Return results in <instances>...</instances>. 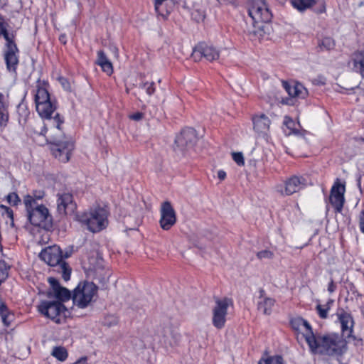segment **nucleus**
I'll list each match as a JSON object with an SVG mask.
<instances>
[{"label": "nucleus", "mask_w": 364, "mask_h": 364, "mask_svg": "<svg viewBox=\"0 0 364 364\" xmlns=\"http://www.w3.org/2000/svg\"><path fill=\"white\" fill-rule=\"evenodd\" d=\"M34 101L38 114L46 120L41 134L50 139L53 155L61 162H68L74 149V144L70 140L59 139L62 136L60 126L63 123V119L58 113L52 118L51 116L57 107L55 100L51 99L46 84L38 82L34 93Z\"/></svg>", "instance_id": "1"}, {"label": "nucleus", "mask_w": 364, "mask_h": 364, "mask_svg": "<svg viewBox=\"0 0 364 364\" xmlns=\"http://www.w3.org/2000/svg\"><path fill=\"white\" fill-rule=\"evenodd\" d=\"M311 352L331 357H341L347 350V342L337 333L311 335L306 338Z\"/></svg>", "instance_id": "2"}, {"label": "nucleus", "mask_w": 364, "mask_h": 364, "mask_svg": "<svg viewBox=\"0 0 364 364\" xmlns=\"http://www.w3.org/2000/svg\"><path fill=\"white\" fill-rule=\"evenodd\" d=\"M10 26L4 16L0 14V38L5 41L4 60L7 70L14 74L16 73L18 65L19 50L15 42L16 31H10Z\"/></svg>", "instance_id": "3"}, {"label": "nucleus", "mask_w": 364, "mask_h": 364, "mask_svg": "<svg viewBox=\"0 0 364 364\" xmlns=\"http://www.w3.org/2000/svg\"><path fill=\"white\" fill-rule=\"evenodd\" d=\"M108 212L102 208H95L89 213L76 214L75 219L92 232H98L106 228L108 225Z\"/></svg>", "instance_id": "4"}, {"label": "nucleus", "mask_w": 364, "mask_h": 364, "mask_svg": "<svg viewBox=\"0 0 364 364\" xmlns=\"http://www.w3.org/2000/svg\"><path fill=\"white\" fill-rule=\"evenodd\" d=\"M38 311L55 323H64L70 316V311L60 301H42L38 306Z\"/></svg>", "instance_id": "5"}, {"label": "nucleus", "mask_w": 364, "mask_h": 364, "mask_svg": "<svg viewBox=\"0 0 364 364\" xmlns=\"http://www.w3.org/2000/svg\"><path fill=\"white\" fill-rule=\"evenodd\" d=\"M97 292V287L92 282L79 284L74 289L72 296L73 304L80 309L87 307Z\"/></svg>", "instance_id": "6"}, {"label": "nucleus", "mask_w": 364, "mask_h": 364, "mask_svg": "<svg viewBox=\"0 0 364 364\" xmlns=\"http://www.w3.org/2000/svg\"><path fill=\"white\" fill-rule=\"evenodd\" d=\"M25 208L28 220L32 225L46 228L51 224V216L44 205H31Z\"/></svg>", "instance_id": "7"}, {"label": "nucleus", "mask_w": 364, "mask_h": 364, "mask_svg": "<svg viewBox=\"0 0 364 364\" xmlns=\"http://www.w3.org/2000/svg\"><path fill=\"white\" fill-rule=\"evenodd\" d=\"M233 303L231 299L225 297L223 299L216 298L215 299V306L213 308V325L218 329L223 328L226 323L228 315V309L232 306Z\"/></svg>", "instance_id": "8"}, {"label": "nucleus", "mask_w": 364, "mask_h": 364, "mask_svg": "<svg viewBox=\"0 0 364 364\" xmlns=\"http://www.w3.org/2000/svg\"><path fill=\"white\" fill-rule=\"evenodd\" d=\"M248 14L255 23H267L272 18V14L264 0H250Z\"/></svg>", "instance_id": "9"}, {"label": "nucleus", "mask_w": 364, "mask_h": 364, "mask_svg": "<svg viewBox=\"0 0 364 364\" xmlns=\"http://www.w3.org/2000/svg\"><path fill=\"white\" fill-rule=\"evenodd\" d=\"M176 213L171 202L166 200L161 204L159 225L164 230H169L176 223Z\"/></svg>", "instance_id": "10"}, {"label": "nucleus", "mask_w": 364, "mask_h": 364, "mask_svg": "<svg viewBox=\"0 0 364 364\" xmlns=\"http://www.w3.org/2000/svg\"><path fill=\"white\" fill-rule=\"evenodd\" d=\"M346 191L345 185L342 184L338 179L333 183L331 189L329 202L334 208L335 213H341L343 210Z\"/></svg>", "instance_id": "11"}, {"label": "nucleus", "mask_w": 364, "mask_h": 364, "mask_svg": "<svg viewBox=\"0 0 364 364\" xmlns=\"http://www.w3.org/2000/svg\"><path fill=\"white\" fill-rule=\"evenodd\" d=\"M305 186L303 177L293 176L287 179L284 184L277 185L276 190L282 196H291L299 191Z\"/></svg>", "instance_id": "12"}, {"label": "nucleus", "mask_w": 364, "mask_h": 364, "mask_svg": "<svg viewBox=\"0 0 364 364\" xmlns=\"http://www.w3.org/2000/svg\"><path fill=\"white\" fill-rule=\"evenodd\" d=\"M192 56L195 60H198L203 57L208 61H213L219 58L220 53L213 46L202 43L195 47Z\"/></svg>", "instance_id": "13"}, {"label": "nucleus", "mask_w": 364, "mask_h": 364, "mask_svg": "<svg viewBox=\"0 0 364 364\" xmlns=\"http://www.w3.org/2000/svg\"><path fill=\"white\" fill-rule=\"evenodd\" d=\"M76 204L73 200V196L69 193L57 194V210L60 214L71 215L75 213Z\"/></svg>", "instance_id": "14"}, {"label": "nucleus", "mask_w": 364, "mask_h": 364, "mask_svg": "<svg viewBox=\"0 0 364 364\" xmlns=\"http://www.w3.org/2000/svg\"><path fill=\"white\" fill-rule=\"evenodd\" d=\"M40 257L48 265L53 267L64 262L61 250L57 245L49 246L43 250L40 253Z\"/></svg>", "instance_id": "15"}, {"label": "nucleus", "mask_w": 364, "mask_h": 364, "mask_svg": "<svg viewBox=\"0 0 364 364\" xmlns=\"http://www.w3.org/2000/svg\"><path fill=\"white\" fill-rule=\"evenodd\" d=\"M48 282L51 287V291L48 292V298L55 299V301H60L63 304L72 298L73 296H71L70 291L68 289L61 287L58 279L50 277L48 278Z\"/></svg>", "instance_id": "16"}, {"label": "nucleus", "mask_w": 364, "mask_h": 364, "mask_svg": "<svg viewBox=\"0 0 364 364\" xmlns=\"http://www.w3.org/2000/svg\"><path fill=\"white\" fill-rule=\"evenodd\" d=\"M196 141V131L192 128H186L183 129L175 139V144L181 151H183L192 147Z\"/></svg>", "instance_id": "17"}, {"label": "nucleus", "mask_w": 364, "mask_h": 364, "mask_svg": "<svg viewBox=\"0 0 364 364\" xmlns=\"http://www.w3.org/2000/svg\"><path fill=\"white\" fill-rule=\"evenodd\" d=\"M253 129L259 136L266 138L269 132L271 121L269 117L263 113L255 114L252 117Z\"/></svg>", "instance_id": "18"}, {"label": "nucleus", "mask_w": 364, "mask_h": 364, "mask_svg": "<svg viewBox=\"0 0 364 364\" xmlns=\"http://www.w3.org/2000/svg\"><path fill=\"white\" fill-rule=\"evenodd\" d=\"M336 315L341 323L342 333L346 335L348 338L352 337L354 321L350 313L343 309H338Z\"/></svg>", "instance_id": "19"}, {"label": "nucleus", "mask_w": 364, "mask_h": 364, "mask_svg": "<svg viewBox=\"0 0 364 364\" xmlns=\"http://www.w3.org/2000/svg\"><path fill=\"white\" fill-rule=\"evenodd\" d=\"M290 324L294 331L301 333L304 335L306 341V338L311 335H315L310 323L302 317L296 316L292 318L290 320Z\"/></svg>", "instance_id": "20"}, {"label": "nucleus", "mask_w": 364, "mask_h": 364, "mask_svg": "<svg viewBox=\"0 0 364 364\" xmlns=\"http://www.w3.org/2000/svg\"><path fill=\"white\" fill-rule=\"evenodd\" d=\"M349 65L355 73L364 79V50L355 51L351 55Z\"/></svg>", "instance_id": "21"}, {"label": "nucleus", "mask_w": 364, "mask_h": 364, "mask_svg": "<svg viewBox=\"0 0 364 364\" xmlns=\"http://www.w3.org/2000/svg\"><path fill=\"white\" fill-rule=\"evenodd\" d=\"M284 87L291 98L304 99L308 95L307 90L299 82H284Z\"/></svg>", "instance_id": "22"}, {"label": "nucleus", "mask_w": 364, "mask_h": 364, "mask_svg": "<svg viewBox=\"0 0 364 364\" xmlns=\"http://www.w3.org/2000/svg\"><path fill=\"white\" fill-rule=\"evenodd\" d=\"M180 338L181 335L178 332L173 331L171 327H166L164 329L160 341L165 347H173L178 343Z\"/></svg>", "instance_id": "23"}, {"label": "nucleus", "mask_w": 364, "mask_h": 364, "mask_svg": "<svg viewBox=\"0 0 364 364\" xmlns=\"http://www.w3.org/2000/svg\"><path fill=\"white\" fill-rule=\"evenodd\" d=\"M259 294V299L261 300L258 302L257 304L258 310L262 311L264 314H271L272 308L275 303V300L269 297H265L264 291L263 289H260Z\"/></svg>", "instance_id": "24"}, {"label": "nucleus", "mask_w": 364, "mask_h": 364, "mask_svg": "<svg viewBox=\"0 0 364 364\" xmlns=\"http://www.w3.org/2000/svg\"><path fill=\"white\" fill-rule=\"evenodd\" d=\"M9 95L0 92V126L6 127L9 121Z\"/></svg>", "instance_id": "25"}, {"label": "nucleus", "mask_w": 364, "mask_h": 364, "mask_svg": "<svg viewBox=\"0 0 364 364\" xmlns=\"http://www.w3.org/2000/svg\"><path fill=\"white\" fill-rule=\"evenodd\" d=\"M45 196V192L42 190H35L31 194H27L23 197V203L25 207L31 205H37L38 200H41Z\"/></svg>", "instance_id": "26"}, {"label": "nucleus", "mask_w": 364, "mask_h": 364, "mask_svg": "<svg viewBox=\"0 0 364 364\" xmlns=\"http://www.w3.org/2000/svg\"><path fill=\"white\" fill-rule=\"evenodd\" d=\"M97 64L100 65L102 70L108 75H111L113 73L112 64L108 60L103 50H99L97 52Z\"/></svg>", "instance_id": "27"}, {"label": "nucleus", "mask_w": 364, "mask_h": 364, "mask_svg": "<svg viewBox=\"0 0 364 364\" xmlns=\"http://www.w3.org/2000/svg\"><path fill=\"white\" fill-rule=\"evenodd\" d=\"M0 316L3 324L9 327L14 318V314L8 309L6 304L0 300Z\"/></svg>", "instance_id": "28"}, {"label": "nucleus", "mask_w": 364, "mask_h": 364, "mask_svg": "<svg viewBox=\"0 0 364 364\" xmlns=\"http://www.w3.org/2000/svg\"><path fill=\"white\" fill-rule=\"evenodd\" d=\"M156 12L162 17H166L174 6V0L154 4Z\"/></svg>", "instance_id": "29"}, {"label": "nucleus", "mask_w": 364, "mask_h": 364, "mask_svg": "<svg viewBox=\"0 0 364 364\" xmlns=\"http://www.w3.org/2000/svg\"><path fill=\"white\" fill-rule=\"evenodd\" d=\"M283 124L288 130L284 129L286 135L298 134L299 131L296 129L295 122L289 116H285L283 121Z\"/></svg>", "instance_id": "30"}, {"label": "nucleus", "mask_w": 364, "mask_h": 364, "mask_svg": "<svg viewBox=\"0 0 364 364\" xmlns=\"http://www.w3.org/2000/svg\"><path fill=\"white\" fill-rule=\"evenodd\" d=\"M333 303V299H329L325 305L318 304L316 306V310L318 316L322 319H326L328 317V314Z\"/></svg>", "instance_id": "31"}, {"label": "nucleus", "mask_w": 364, "mask_h": 364, "mask_svg": "<svg viewBox=\"0 0 364 364\" xmlns=\"http://www.w3.org/2000/svg\"><path fill=\"white\" fill-rule=\"evenodd\" d=\"M291 5L300 11H304L314 4V0H291Z\"/></svg>", "instance_id": "32"}, {"label": "nucleus", "mask_w": 364, "mask_h": 364, "mask_svg": "<svg viewBox=\"0 0 364 364\" xmlns=\"http://www.w3.org/2000/svg\"><path fill=\"white\" fill-rule=\"evenodd\" d=\"M335 47V41L331 37H324L318 42V48L321 51L330 50Z\"/></svg>", "instance_id": "33"}, {"label": "nucleus", "mask_w": 364, "mask_h": 364, "mask_svg": "<svg viewBox=\"0 0 364 364\" xmlns=\"http://www.w3.org/2000/svg\"><path fill=\"white\" fill-rule=\"evenodd\" d=\"M17 112L19 122L25 123L30 115V112L27 106L24 104H19L17 107Z\"/></svg>", "instance_id": "34"}, {"label": "nucleus", "mask_w": 364, "mask_h": 364, "mask_svg": "<svg viewBox=\"0 0 364 364\" xmlns=\"http://www.w3.org/2000/svg\"><path fill=\"white\" fill-rule=\"evenodd\" d=\"M52 355L60 361H65L68 358V352L64 347H55L51 353Z\"/></svg>", "instance_id": "35"}, {"label": "nucleus", "mask_w": 364, "mask_h": 364, "mask_svg": "<svg viewBox=\"0 0 364 364\" xmlns=\"http://www.w3.org/2000/svg\"><path fill=\"white\" fill-rule=\"evenodd\" d=\"M258 364H283V359L281 356H269L267 358L261 359Z\"/></svg>", "instance_id": "36"}, {"label": "nucleus", "mask_w": 364, "mask_h": 364, "mask_svg": "<svg viewBox=\"0 0 364 364\" xmlns=\"http://www.w3.org/2000/svg\"><path fill=\"white\" fill-rule=\"evenodd\" d=\"M9 267L4 261H0V284L6 280L9 275Z\"/></svg>", "instance_id": "37"}, {"label": "nucleus", "mask_w": 364, "mask_h": 364, "mask_svg": "<svg viewBox=\"0 0 364 364\" xmlns=\"http://www.w3.org/2000/svg\"><path fill=\"white\" fill-rule=\"evenodd\" d=\"M59 266L62 270V277L63 279L66 282L68 281L70 278L71 269L65 262H62Z\"/></svg>", "instance_id": "38"}, {"label": "nucleus", "mask_w": 364, "mask_h": 364, "mask_svg": "<svg viewBox=\"0 0 364 364\" xmlns=\"http://www.w3.org/2000/svg\"><path fill=\"white\" fill-rule=\"evenodd\" d=\"M142 87L145 89L146 92L149 95H153L156 90L155 84L154 82H146L143 83Z\"/></svg>", "instance_id": "39"}, {"label": "nucleus", "mask_w": 364, "mask_h": 364, "mask_svg": "<svg viewBox=\"0 0 364 364\" xmlns=\"http://www.w3.org/2000/svg\"><path fill=\"white\" fill-rule=\"evenodd\" d=\"M232 159L238 166L245 164L243 155L240 152L232 153Z\"/></svg>", "instance_id": "40"}, {"label": "nucleus", "mask_w": 364, "mask_h": 364, "mask_svg": "<svg viewBox=\"0 0 364 364\" xmlns=\"http://www.w3.org/2000/svg\"><path fill=\"white\" fill-rule=\"evenodd\" d=\"M8 202L13 205H15L20 201L18 196L16 193H11L7 196Z\"/></svg>", "instance_id": "41"}, {"label": "nucleus", "mask_w": 364, "mask_h": 364, "mask_svg": "<svg viewBox=\"0 0 364 364\" xmlns=\"http://www.w3.org/2000/svg\"><path fill=\"white\" fill-rule=\"evenodd\" d=\"M272 256H273V253L269 250H262L257 253V257L260 259H264V258L269 259V258H272Z\"/></svg>", "instance_id": "42"}, {"label": "nucleus", "mask_w": 364, "mask_h": 364, "mask_svg": "<svg viewBox=\"0 0 364 364\" xmlns=\"http://www.w3.org/2000/svg\"><path fill=\"white\" fill-rule=\"evenodd\" d=\"M358 225L360 232L364 234V210H361L358 215Z\"/></svg>", "instance_id": "43"}, {"label": "nucleus", "mask_w": 364, "mask_h": 364, "mask_svg": "<svg viewBox=\"0 0 364 364\" xmlns=\"http://www.w3.org/2000/svg\"><path fill=\"white\" fill-rule=\"evenodd\" d=\"M336 289V284L334 283L333 279L332 278L330 279V282L328 285V291L330 294L333 293Z\"/></svg>", "instance_id": "44"}, {"label": "nucleus", "mask_w": 364, "mask_h": 364, "mask_svg": "<svg viewBox=\"0 0 364 364\" xmlns=\"http://www.w3.org/2000/svg\"><path fill=\"white\" fill-rule=\"evenodd\" d=\"M143 117V114L141 112H136L130 116V119L136 121H139Z\"/></svg>", "instance_id": "45"}, {"label": "nucleus", "mask_w": 364, "mask_h": 364, "mask_svg": "<svg viewBox=\"0 0 364 364\" xmlns=\"http://www.w3.org/2000/svg\"><path fill=\"white\" fill-rule=\"evenodd\" d=\"M226 172L223 170H219L218 171V177L220 181H223L226 178Z\"/></svg>", "instance_id": "46"}, {"label": "nucleus", "mask_w": 364, "mask_h": 364, "mask_svg": "<svg viewBox=\"0 0 364 364\" xmlns=\"http://www.w3.org/2000/svg\"><path fill=\"white\" fill-rule=\"evenodd\" d=\"M6 215L11 220V225H14V215H13V211L9 209V208H7L6 209Z\"/></svg>", "instance_id": "47"}, {"label": "nucleus", "mask_w": 364, "mask_h": 364, "mask_svg": "<svg viewBox=\"0 0 364 364\" xmlns=\"http://www.w3.org/2000/svg\"><path fill=\"white\" fill-rule=\"evenodd\" d=\"M110 276V273L108 270L105 271V274H103L102 275V277L100 276V277H99V280H106V279H108L109 277Z\"/></svg>", "instance_id": "48"}, {"label": "nucleus", "mask_w": 364, "mask_h": 364, "mask_svg": "<svg viewBox=\"0 0 364 364\" xmlns=\"http://www.w3.org/2000/svg\"><path fill=\"white\" fill-rule=\"evenodd\" d=\"M220 4H234L236 0H217Z\"/></svg>", "instance_id": "49"}, {"label": "nucleus", "mask_w": 364, "mask_h": 364, "mask_svg": "<svg viewBox=\"0 0 364 364\" xmlns=\"http://www.w3.org/2000/svg\"><path fill=\"white\" fill-rule=\"evenodd\" d=\"M60 81L61 82V84L64 87V88L67 89L68 88V82L66 81L65 78H60Z\"/></svg>", "instance_id": "50"}, {"label": "nucleus", "mask_w": 364, "mask_h": 364, "mask_svg": "<svg viewBox=\"0 0 364 364\" xmlns=\"http://www.w3.org/2000/svg\"><path fill=\"white\" fill-rule=\"evenodd\" d=\"M73 364H87V358H82L80 359L79 360H77V362H75Z\"/></svg>", "instance_id": "51"}, {"label": "nucleus", "mask_w": 364, "mask_h": 364, "mask_svg": "<svg viewBox=\"0 0 364 364\" xmlns=\"http://www.w3.org/2000/svg\"><path fill=\"white\" fill-rule=\"evenodd\" d=\"M282 102L284 104H287V105H293L294 104V102H293V100L292 99H290V100H282Z\"/></svg>", "instance_id": "52"}, {"label": "nucleus", "mask_w": 364, "mask_h": 364, "mask_svg": "<svg viewBox=\"0 0 364 364\" xmlns=\"http://www.w3.org/2000/svg\"><path fill=\"white\" fill-rule=\"evenodd\" d=\"M357 183H358V188L360 189L361 188V176L360 175L358 177Z\"/></svg>", "instance_id": "53"}, {"label": "nucleus", "mask_w": 364, "mask_h": 364, "mask_svg": "<svg viewBox=\"0 0 364 364\" xmlns=\"http://www.w3.org/2000/svg\"><path fill=\"white\" fill-rule=\"evenodd\" d=\"M60 41L61 42H63L64 44H65V43H66V41H65V35H61V36H60Z\"/></svg>", "instance_id": "54"}, {"label": "nucleus", "mask_w": 364, "mask_h": 364, "mask_svg": "<svg viewBox=\"0 0 364 364\" xmlns=\"http://www.w3.org/2000/svg\"><path fill=\"white\" fill-rule=\"evenodd\" d=\"M114 49L115 52L117 53V51H118L117 48H114Z\"/></svg>", "instance_id": "55"}, {"label": "nucleus", "mask_w": 364, "mask_h": 364, "mask_svg": "<svg viewBox=\"0 0 364 364\" xmlns=\"http://www.w3.org/2000/svg\"><path fill=\"white\" fill-rule=\"evenodd\" d=\"M117 323V320L115 319V318H114V323Z\"/></svg>", "instance_id": "56"}, {"label": "nucleus", "mask_w": 364, "mask_h": 364, "mask_svg": "<svg viewBox=\"0 0 364 364\" xmlns=\"http://www.w3.org/2000/svg\"><path fill=\"white\" fill-rule=\"evenodd\" d=\"M99 274L98 270H96V275Z\"/></svg>", "instance_id": "57"}]
</instances>
